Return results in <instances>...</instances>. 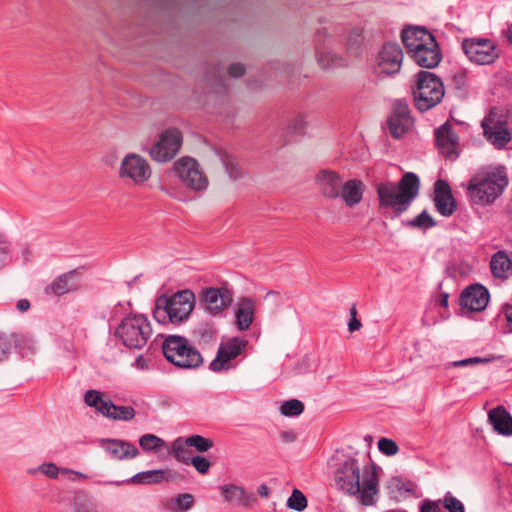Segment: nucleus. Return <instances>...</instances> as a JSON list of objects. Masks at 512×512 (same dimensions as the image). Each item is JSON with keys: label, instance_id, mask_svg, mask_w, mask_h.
Segmentation results:
<instances>
[{"label": "nucleus", "instance_id": "nucleus-61", "mask_svg": "<svg viewBox=\"0 0 512 512\" xmlns=\"http://www.w3.org/2000/svg\"><path fill=\"white\" fill-rule=\"evenodd\" d=\"M257 493L263 497L267 498L270 495V488L266 484H261L257 488Z\"/></svg>", "mask_w": 512, "mask_h": 512}, {"label": "nucleus", "instance_id": "nucleus-33", "mask_svg": "<svg viewBox=\"0 0 512 512\" xmlns=\"http://www.w3.org/2000/svg\"><path fill=\"white\" fill-rule=\"evenodd\" d=\"M166 479V472L161 469L148 470L135 474L128 482L142 483V484H155L160 483Z\"/></svg>", "mask_w": 512, "mask_h": 512}, {"label": "nucleus", "instance_id": "nucleus-63", "mask_svg": "<svg viewBox=\"0 0 512 512\" xmlns=\"http://www.w3.org/2000/svg\"><path fill=\"white\" fill-rule=\"evenodd\" d=\"M280 438L283 442L289 443L296 439V436L292 432H282Z\"/></svg>", "mask_w": 512, "mask_h": 512}, {"label": "nucleus", "instance_id": "nucleus-9", "mask_svg": "<svg viewBox=\"0 0 512 512\" xmlns=\"http://www.w3.org/2000/svg\"><path fill=\"white\" fill-rule=\"evenodd\" d=\"M249 341L242 337H230L221 341L216 357L210 362L211 371L220 373L235 369L238 364V358H246Z\"/></svg>", "mask_w": 512, "mask_h": 512}, {"label": "nucleus", "instance_id": "nucleus-48", "mask_svg": "<svg viewBox=\"0 0 512 512\" xmlns=\"http://www.w3.org/2000/svg\"><path fill=\"white\" fill-rule=\"evenodd\" d=\"M190 464L200 473L206 474L211 466L210 462L201 455H196L190 458Z\"/></svg>", "mask_w": 512, "mask_h": 512}, {"label": "nucleus", "instance_id": "nucleus-36", "mask_svg": "<svg viewBox=\"0 0 512 512\" xmlns=\"http://www.w3.org/2000/svg\"><path fill=\"white\" fill-rule=\"evenodd\" d=\"M501 356L490 354L485 357H469L462 360H456L449 363V367L453 368H461V367H467V366H473L478 364H488L491 362H494L496 360H499Z\"/></svg>", "mask_w": 512, "mask_h": 512}, {"label": "nucleus", "instance_id": "nucleus-27", "mask_svg": "<svg viewBox=\"0 0 512 512\" xmlns=\"http://www.w3.org/2000/svg\"><path fill=\"white\" fill-rule=\"evenodd\" d=\"M489 267L492 275L502 281L512 275V260L505 250H498L491 256Z\"/></svg>", "mask_w": 512, "mask_h": 512}, {"label": "nucleus", "instance_id": "nucleus-31", "mask_svg": "<svg viewBox=\"0 0 512 512\" xmlns=\"http://www.w3.org/2000/svg\"><path fill=\"white\" fill-rule=\"evenodd\" d=\"M330 47H315L318 64L323 69L337 67L343 64V58L333 53Z\"/></svg>", "mask_w": 512, "mask_h": 512}, {"label": "nucleus", "instance_id": "nucleus-10", "mask_svg": "<svg viewBox=\"0 0 512 512\" xmlns=\"http://www.w3.org/2000/svg\"><path fill=\"white\" fill-rule=\"evenodd\" d=\"M483 135L488 143L498 150H503L512 140V131L508 124V115L493 108L481 123Z\"/></svg>", "mask_w": 512, "mask_h": 512}, {"label": "nucleus", "instance_id": "nucleus-1", "mask_svg": "<svg viewBox=\"0 0 512 512\" xmlns=\"http://www.w3.org/2000/svg\"><path fill=\"white\" fill-rule=\"evenodd\" d=\"M378 482L376 467L366 466L361 470L354 458H347L335 472L336 486L349 495L359 496L365 506L376 503Z\"/></svg>", "mask_w": 512, "mask_h": 512}, {"label": "nucleus", "instance_id": "nucleus-44", "mask_svg": "<svg viewBox=\"0 0 512 512\" xmlns=\"http://www.w3.org/2000/svg\"><path fill=\"white\" fill-rule=\"evenodd\" d=\"M174 510L178 512H187L194 504V497L189 493L178 494L174 500Z\"/></svg>", "mask_w": 512, "mask_h": 512}, {"label": "nucleus", "instance_id": "nucleus-41", "mask_svg": "<svg viewBox=\"0 0 512 512\" xmlns=\"http://www.w3.org/2000/svg\"><path fill=\"white\" fill-rule=\"evenodd\" d=\"M16 348L23 358H30L37 350L36 343L29 337H21L15 341Z\"/></svg>", "mask_w": 512, "mask_h": 512}, {"label": "nucleus", "instance_id": "nucleus-12", "mask_svg": "<svg viewBox=\"0 0 512 512\" xmlns=\"http://www.w3.org/2000/svg\"><path fill=\"white\" fill-rule=\"evenodd\" d=\"M461 47L468 60L477 65L493 64L501 52L493 40L481 37L465 38Z\"/></svg>", "mask_w": 512, "mask_h": 512}, {"label": "nucleus", "instance_id": "nucleus-17", "mask_svg": "<svg viewBox=\"0 0 512 512\" xmlns=\"http://www.w3.org/2000/svg\"><path fill=\"white\" fill-rule=\"evenodd\" d=\"M403 52L398 43H385L376 58V69L379 74L392 75L400 71Z\"/></svg>", "mask_w": 512, "mask_h": 512}, {"label": "nucleus", "instance_id": "nucleus-24", "mask_svg": "<svg viewBox=\"0 0 512 512\" xmlns=\"http://www.w3.org/2000/svg\"><path fill=\"white\" fill-rule=\"evenodd\" d=\"M255 301L250 297H242L235 307V324L239 331H246L254 321Z\"/></svg>", "mask_w": 512, "mask_h": 512}, {"label": "nucleus", "instance_id": "nucleus-18", "mask_svg": "<svg viewBox=\"0 0 512 512\" xmlns=\"http://www.w3.org/2000/svg\"><path fill=\"white\" fill-rule=\"evenodd\" d=\"M433 202L437 212L444 217H450L456 211L457 204L446 180L438 179L434 183Z\"/></svg>", "mask_w": 512, "mask_h": 512}, {"label": "nucleus", "instance_id": "nucleus-32", "mask_svg": "<svg viewBox=\"0 0 512 512\" xmlns=\"http://www.w3.org/2000/svg\"><path fill=\"white\" fill-rule=\"evenodd\" d=\"M388 126L391 135L394 138L399 139L411 129L413 126V118L390 116L388 119Z\"/></svg>", "mask_w": 512, "mask_h": 512}, {"label": "nucleus", "instance_id": "nucleus-23", "mask_svg": "<svg viewBox=\"0 0 512 512\" xmlns=\"http://www.w3.org/2000/svg\"><path fill=\"white\" fill-rule=\"evenodd\" d=\"M101 447L115 460L133 459L139 455L138 448L126 441L119 439H101Z\"/></svg>", "mask_w": 512, "mask_h": 512}, {"label": "nucleus", "instance_id": "nucleus-43", "mask_svg": "<svg viewBox=\"0 0 512 512\" xmlns=\"http://www.w3.org/2000/svg\"><path fill=\"white\" fill-rule=\"evenodd\" d=\"M41 472L49 479H57L62 474V467H58L54 462H44L39 467L28 470L29 474Z\"/></svg>", "mask_w": 512, "mask_h": 512}, {"label": "nucleus", "instance_id": "nucleus-50", "mask_svg": "<svg viewBox=\"0 0 512 512\" xmlns=\"http://www.w3.org/2000/svg\"><path fill=\"white\" fill-rule=\"evenodd\" d=\"M221 160L229 177L236 179L239 176V171L234 160L229 155L221 156Z\"/></svg>", "mask_w": 512, "mask_h": 512}, {"label": "nucleus", "instance_id": "nucleus-15", "mask_svg": "<svg viewBox=\"0 0 512 512\" xmlns=\"http://www.w3.org/2000/svg\"><path fill=\"white\" fill-rule=\"evenodd\" d=\"M182 145V134L177 128L164 130L158 140L149 149L150 157L159 163H165L173 159Z\"/></svg>", "mask_w": 512, "mask_h": 512}, {"label": "nucleus", "instance_id": "nucleus-25", "mask_svg": "<svg viewBox=\"0 0 512 512\" xmlns=\"http://www.w3.org/2000/svg\"><path fill=\"white\" fill-rule=\"evenodd\" d=\"M364 26L362 23L354 25L344 24L340 42L345 46L347 52L356 54L360 51L364 41Z\"/></svg>", "mask_w": 512, "mask_h": 512}, {"label": "nucleus", "instance_id": "nucleus-19", "mask_svg": "<svg viewBox=\"0 0 512 512\" xmlns=\"http://www.w3.org/2000/svg\"><path fill=\"white\" fill-rule=\"evenodd\" d=\"M321 27H319L314 35L315 47H330L335 42L340 41L344 24L326 18H319Z\"/></svg>", "mask_w": 512, "mask_h": 512}, {"label": "nucleus", "instance_id": "nucleus-47", "mask_svg": "<svg viewBox=\"0 0 512 512\" xmlns=\"http://www.w3.org/2000/svg\"><path fill=\"white\" fill-rule=\"evenodd\" d=\"M400 118H412L410 115L409 105L405 100H396L393 104L392 114Z\"/></svg>", "mask_w": 512, "mask_h": 512}, {"label": "nucleus", "instance_id": "nucleus-14", "mask_svg": "<svg viewBox=\"0 0 512 512\" xmlns=\"http://www.w3.org/2000/svg\"><path fill=\"white\" fill-rule=\"evenodd\" d=\"M119 177L125 182L142 185L152 175L148 161L139 154L129 153L123 157L119 167Z\"/></svg>", "mask_w": 512, "mask_h": 512}, {"label": "nucleus", "instance_id": "nucleus-22", "mask_svg": "<svg viewBox=\"0 0 512 512\" xmlns=\"http://www.w3.org/2000/svg\"><path fill=\"white\" fill-rule=\"evenodd\" d=\"M225 502L237 507L247 508L253 505L257 498L253 493L247 492L244 487L228 483L219 487Z\"/></svg>", "mask_w": 512, "mask_h": 512}, {"label": "nucleus", "instance_id": "nucleus-58", "mask_svg": "<svg viewBox=\"0 0 512 512\" xmlns=\"http://www.w3.org/2000/svg\"><path fill=\"white\" fill-rule=\"evenodd\" d=\"M134 367L139 370H145L148 368L147 360L144 358L143 355H139L136 357L134 361Z\"/></svg>", "mask_w": 512, "mask_h": 512}, {"label": "nucleus", "instance_id": "nucleus-8", "mask_svg": "<svg viewBox=\"0 0 512 512\" xmlns=\"http://www.w3.org/2000/svg\"><path fill=\"white\" fill-rule=\"evenodd\" d=\"M415 78L414 105L421 112L428 111L443 99L445 94L443 82L436 74L429 71H420Z\"/></svg>", "mask_w": 512, "mask_h": 512}, {"label": "nucleus", "instance_id": "nucleus-46", "mask_svg": "<svg viewBox=\"0 0 512 512\" xmlns=\"http://www.w3.org/2000/svg\"><path fill=\"white\" fill-rule=\"evenodd\" d=\"M378 449L387 456H394L398 453L399 447L397 443L389 438H381L378 441Z\"/></svg>", "mask_w": 512, "mask_h": 512}, {"label": "nucleus", "instance_id": "nucleus-3", "mask_svg": "<svg viewBox=\"0 0 512 512\" xmlns=\"http://www.w3.org/2000/svg\"><path fill=\"white\" fill-rule=\"evenodd\" d=\"M419 188V177L413 172L405 173L397 184L379 183L376 187L379 207L390 208L399 215L410 207L419 193Z\"/></svg>", "mask_w": 512, "mask_h": 512}, {"label": "nucleus", "instance_id": "nucleus-59", "mask_svg": "<svg viewBox=\"0 0 512 512\" xmlns=\"http://www.w3.org/2000/svg\"><path fill=\"white\" fill-rule=\"evenodd\" d=\"M362 324L357 319V317H350V320L348 322V330L350 332H355L361 328Z\"/></svg>", "mask_w": 512, "mask_h": 512}, {"label": "nucleus", "instance_id": "nucleus-45", "mask_svg": "<svg viewBox=\"0 0 512 512\" xmlns=\"http://www.w3.org/2000/svg\"><path fill=\"white\" fill-rule=\"evenodd\" d=\"M443 507L448 510V512H465V507L463 503L454 497L450 492H447L442 500Z\"/></svg>", "mask_w": 512, "mask_h": 512}, {"label": "nucleus", "instance_id": "nucleus-35", "mask_svg": "<svg viewBox=\"0 0 512 512\" xmlns=\"http://www.w3.org/2000/svg\"><path fill=\"white\" fill-rule=\"evenodd\" d=\"M188 447L190 446L186 443V438L178 437L173 441L171 452L178 462L190 464V458L192 457Z\"/></svg>", "mask_w": 512, "mask_h": 512}, {"label": "nucleus", "instance_id": "nucleus-49", "mask_svg": "<svg viewBox=\"0 0 512 512\" xmlns=\"http://www.w3.org/2000/svg\"><path fill=\"white\" fill-rule=\"evenodd\" d=\"M11 244L7 238L0 234V266L4 265L10 258Z\"/></svg>", "mask_w": 512, "mask_h": 512}, {"label": "nucleus", "instance_id": "nucleus-34", "mask_svg": "<svg viewBox=\"0 0 512 512\" xmlns=\"http://www.w3.org/2000/svg\"><path fill=\"white\" fill-rule=\"evenodd\" d=\"M139 445L145 452H160L163 449L167 448L166 442L154 435V434H144L139 438Z\"/></svg>", "mask_w": 512, "mask_h": 512}, {"label": "nucleus", "instance_id": "nucleus-62", "mask_svg": "<svg viewBox=\"0 0 512 512\" xmlns=\"http://www.w3.org/2000/svg\"><path fill=\"white\" fill-rule=\"evenodd\" d=\"M30 308V302L27 299H20L17 303V309L20 312H25Z\"/></svg>", "mask_w": 512, "mask_h": 512}, {"label": "nucleus", "instance_id": "nucleus-37", "mask_svg": "<svg viewBox=\"0 0 512 512\" xmlns=\"http://www.w3.org/2000/svg\"><path fill=\"white\" fill-rule=\"evenodd\" d=\"M74 512H97L96 507L91 504L84 491H76L72 498Z\"/></svg>", "mask_w": 512, "mask_h": 512}, {"label": "nucleus", "instance_id": "nucleus-40", "mask_svg": "<svg viewBox=\"0 0 512 512\" xmlns=\"http://www.w3.org/2000/svg\"><path fill=\"white\" fill-rule=\"evenodd\" d=\"M289 509L302 512L306 509L308 501L306 496L298 489H294L286 503Z\"/></svg>", "mask_w": 512, "mask_h": 512}, {"label": "nucleus", "instance_id": "nucleus-64", "mask_svg": "<svg viewBox=\"0 0 512 512\" xmlns=\"http://www.w3.org/2000/svg\"><path fill=\"white\" fill-rule=\"evenodd\" d=\"M505 34H506L507 40L512 44V25L508 26Z\"/></svg>", "mask_w": 512, "mask_h": 512}, {"label": "nucleus", "instance_id": "nucleus-60", "mask_svg": "<svg viewBox=\"0 0 512 512\" xmlns=\"http://www.w3.org/2000/svg\"><path fill=\"white\" fill-rule=\"evenodd\" d=\"M125 481L118 480H110V481H102V480H94L93 483L97 485H111V486H121Z\"/></svg>", "mask_w": 512, "mask_h": 512}, {"label": "nucleus", "instance_id": "nucleus-29", "mask_svg": "<svg viewBox=\"0 0 512 512\" xmlns=\"http://www.w3.org/2000/svg\"><path fill=\"white\" fill-rule=\"evenodd\" d=\"M317 181L326 197L331 199L339 197L342 183L341 177L337 173L323 170L318 174Z\"/></svg>", "mask_w": 512, "mask_h": 512}, {"label": "nucleus", "instance_id": "nucleus-16", "mask_svg": "<svg viewBox=\"0 0 512 512\" xmlns=\"http://www.w3.org/2000/svg\"><path fill=\"white\" fill-rule=\"evenodd\" d=\"M435 145L438 152L446 159L454 161L460 155L459 135L454 126L445 122L434 130Z\"/></svg>", "mask_w": 512, "mask_h": 512}, {"label": "nucleus", "instance_id": "nucleus-4", "mask_svg": "<svg viewBox=\"0 0 512 512\" xmlns=\"http://www.w3.org/2000/svg\"><path fill=\"white\" fill-rule=\"evenodd\" d=\"M402 42L408 54L421 67L434 68L442 58L435 37L425 28L411 27L402 32Z\"/></svg>", "mask_w": 512, "mask_h": 512}, {"label": "nucleus", "instance_id": "nucleus-30", "mask_svg": "<svg viewBox=\"0 0 512 512\" xmlns=\"http://www.w3.org/2000/svg\"><path fill=\"white\" fill-rule=\"evenodd\" d=\"M363 192V183L360 180L351 179L342 184L339 196L348 207H354L362 200Z\"/></svg>", "mask_w": 512, "mask_h": 512}, {"label": "nucleus", "instance_id": "nucleus-26", "mask_svg": "<svg viewBox=\"0 0 512 512\" xmlns=\"http://www.w3.org/2000/svg\"><path fill=\"white\" fill-rule=\"evenodd\" d=\"M488 421L498 434L512 436V416L503 406L491 409L488 412Z\"/></svg>", "mask_w": 512, "mask_h": 512}, {"label": "nucleus", "instance_id": "nucleus-57", "mask_svg": "<svg viewBox=\"0 0 512 512\" xmlns=\"http://www.w3.org/2000/svg\"><path fill=\"white\" fill-rule=\"evenodd\" d=\"M503 315L506 319L508 330L512 333V305H506L503 308Z\"/></svg>", "mask_w": 512, "mask_h": 512}, {"label": "nucleus", "instance_id": "nucleus-52", "mask_svg": "<svg viewBox=\"0 0 512 512\" xmlns=\"http://www.w3.org/2000/svg\"><path fill=\"white\" fill-rule=\"evenodd\" d=\"M389 488L391 489V492L397 491L400 495H403L406 492H410V488H408V484H406L400 478H393L390 481Z\"/></svg>", "mask_w": 512, "mask_h": 512}, {"label": "nucleus", "instance_id": "nucleus-39", "mask_svg": "<svg viewBox=\"0 0 512 512\" xmlns=\"http://www.w3.org/2000/svg\"><path fill=\"white\" fill-rule=\"evenodd\" d=\"M304 411V404L298 399H290L284 401L280 406V412L286 417H295L302 414Z\"/></svg>", "mask_w": 512, "mask_h": 512}, {"label": "nucleus", "instance_id": "nucleus-13", "mask_svg": "<svg viewBox=\"0 0 512 512\" xmlns=\"http://www.w3.org/2000/svg\"><path fill=\"white\" fill-rule=\"evenodd\" d=\"M174 171L182 184L191 191L200 192L208 187V179L199 163L190 157H182L174 163Z\"/></svg>", "mask_w": 512, "mask_h": 512}, {"label": "nucleus", "instance_id": "nucleus-20", "mask_svg": "<svg viewBox=\"0 0 512 512\" xmlns=\"http://www.w3.org/2000/svg\"><path fill=\"white\" fill-rule=\"evenodd\" d=\"M203 300L209 313L217 315L231 305L232 292L226 287H210L203 291Z\"/></svg>", "mask_w": 512, "mask_h": 512}, {"label": "nucleus", "instance_id": "nucleus-21", "mask_svg": "<svg viewBox=\"0 0 512 512\" xmlns=\"http://www.w3.org/2000/svg\"><path fill=\"white\" fill-rule=\"evenodd\" d=\"M489 291L481 284L467 287L461 294V305L470 311H482L489 302Z\"/></svg>", "mask_w": 512, "mask_h": 512}, {"label": "nucleus", "instance_id": "nucleus-5", "mask_svg": "<svg viewBox=\"0 0 512 512\" xmlns=\"http://www.w3.org/2000/svg\"><path fill=\"white\" fill-rule=\"evenodd\" d=\"M194 303L195 297L190 290H182L172 296H160L156 300L153 317L164 325L181 323L188 319Z\"/></svg>", "mask_w": 512, "mask_h": 512}, {"label": "nucleus", "instance_id": "nucleus-55", "mask_svg": "<svg viewBox=\"0 0 512 512\" xmlns=\"http://www.w3.org/2000/svg\"><path fill=\"white\" fill-rule=\"evenodd\" d=\"M228 73L234 78L241 77L245 73V67L240 63L232 64L229 66Z\"/></svg>", "mask_w": 512, "mask_h": 512}, {"label": "nucleus", "instance_id": "nucleus-54", "mask_svg": "<svg viewBox=\"0 0 512 512\" xmlns=\"http://www.w3.org/2000/svg\"><path fill=\"white\" fill-rule=\"evenodd\" d=\"M306 127L305 118L301 115L297 116L289 125V130L293 134H300Z\"/></svg>", "mask_w": 512, "mask_h": 512}, {"label": "nucleus", "instance_id": "nucleus-42", "mask_svg": "<svg viewBox=\"0 0 512 512\" xmlns=\"http://www.w3.org/2000/svg\"><path fill=\"white\" fill-rule=\"evenodd\" d=\"M186 443H188V445L190 447L195 448L198 452H201V453L207 452L214 445V443L211 439L203 437L198 434H194V435L187 437Z\"/></svg>", "mask_w": 512, "mask_h": 512}, {"label": "nucleus", "instance_id": "nucleus-2", "mask_svg": "<svg viewBox=\"0 0 512 512\" xmlns=\"http://www.w3.org/2000/svg\"><path fill=\"white\" fill-rule=\"evenodd\" d=\"M508 177L500 168L478 170L465 186L466 195L472 205L486 207L493 204L508 186Z\"/></svg>", "mask_w": 512, "mask_h": 512}, {"label": "nucleus", "instance_id": "nucleus-11", "mask_svg": "<svg viewBox=\"0 0 512 512\" xmlns=\"http://www.w3.org/2000/svg\"><path fill=\"white\" fill-rule=\"evenodd\" d=\"M84 402L87 406L94 408L98 413L109 419L130 421L136 415V411L132 406H117L104 393L98 390L91 389L86 391Z\"/></svg>", "mask_w": 512, "mask_h": 512}, {"label": "nucleus", "instance_id": "nucleus-53", "mask_svg": "<svg viewBox=\"0 0 512 512\" xmlns=\"http://www.w3.org/2000/svg\"><path fill=\"white\" fill-rule=\"evenodd\" d=\"M12 348V341L8 336L0 335V361L4 360Z\"/></svg>", "mask_w": 512, "mask_h": 512}, {"label": "nucleus", "instance_id": "nucleus-28", "mask_svg": "<svg viewBox=\"0 0 512 512\" xmlns=\"http://www.w3.org/2000/svg\"><path fill=\"white\" fill-rule=\"evenodd\" d=\"M76 278L77 273L75 271L62 274L47 287L46 291L56 296H61L71 291H75L80 287Z\"/></svg>", "mask_w": 512, "mask_h": 512}, {"label": "nucleus", "instance_id": "nucleus-38", "mask_svg": "<svg viewBox=\"0 0 512 512\" xmlns=\"http://www.w3.org/2000/svg\"><path fill=\"white\" fill-rule=\"evenodd\" d=\"M407 226L415 227L423 230H427L436 226V221L433 217L426 211H422L416 217L406 222Z\"/></svg>", "mask_w": 512, "mask_h": 512}, {"label": "nucleus", "instance_id": "nucleus-56", "mask_svg": "<svg viewBox=\"0 0 512 512\" xmlns=\"http://www.w3.org/2000/svg\"><path fill=\"white\" fill-rule=\"evenodd\" d=\"M420 512H439V507L435 502L425 500L421 504Z\"/></svg>", "mask_w": 512, "mask_h": 512}, {"label": "nucleus", "instance_id": "nucleus-7", "mask_svg": "<svg viewBox=\"0 0 512 512\" xmlns=\"http://www.w3.org/2000/svg\"><path fill=\"white\" fill-rule=\"evenodd\" d=\"M114 335L126 348L140 350L152 336L151 323L143 314H130L117 325Z\"/></svg>", "mask_w": 512, "mask_h": 512}, {"label": "nucleus", "instance_id": "nucleus-51", "mask_svg": "<svg viewBox=\"0 0 512 512\" xmlns=\"http://www.w3.org/2000/svg\"><path fill=\"white\" fill-rule=\"evenodd\" d=\"M61 475L66 476L71 482H76L79 479L85 480L89 478L87 474L67 467H62Z\"/></svg>", "mask_w": 512, "mask_h": 512}, {"label": "nucleus", "instance_id": "nucleus-6", "mask_svg": "<svg viewBox=\"0 0 512 512\" xmlns=\"http://www.w3.org/2000/svg\"><path fill=\"white\" fill-rule=\"evenodd\" d=\"M162 351L166 360L180 369H197L204 361L198 348L180 335L167 336L163 341Z\"/></svg>", "mask_w": 512, "mask_h": 512}]
</instances>
